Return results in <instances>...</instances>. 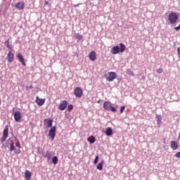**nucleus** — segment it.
<instances>
[{"label": "nucleus", "mask_w": 180, "mask_h": 180, "mask_svg": "<svg viewBox=\"0 0 180 180\" xmlns=\"http://www.w3.org/2000/svg\"><path fill=\"white\" fill-rule=\"evenodd\" d=\"M126 50V46L123 43L120 44L119 46H115L111 49V54H119L120 53H124Z\"/></svg>", "instance_id": "f257e3e1"}, {"label": "nucleus", "mask_w": 180, "mask_h": 180, "mask_svg": "<svg viewBox=\"0 0 180 180\" xmlns=\"http://www.w3.org/2000/svg\"><path fill=\"white\" fill-rule=\"evenodd\" d=\"M168 20L171 25H175V22L178 21V15L176 13H171L168 16Z\"/></svg>", "instance_id": "f03ea898"}, {"label": "nucleus", "mask_w": 180, "mask_h": 180, "mask_svg": "<svg viewBox=\"0 0 180 180\" xmlns=\"http://www.w3.org/2000/svg\"><path fill=\"white\" fill-rule=\"evenodd\" d=\"M105 110H111V112H117L116 108L112 106L110 101H105L103 106Z\"/></svg>", "instance_id": "7ed1b4c3"}, {"label": "nucleus", "mask_w": 180, "mask_h": 180, "mask_svg": "<svg viewBox=\"0 0 180 180\" xmlns=\"http://www.w3.org/2000/svg\"><path fill=\"white\" fill-rule=\"evenodd\" d=\"M8 137H9V127L6 125L3 131V136L1 138V143H5Z\"/></svg>", "instance_id": "20e7f679"}, {"label": "nucleus", "mask_w": 180, "mask_h": 180, "mask_svg": "<svg viewBox=\"0 0 180 180\" xmlns=\"http://www.w3.org/2000/svg\"><path fill=\"white\" fill-rule=\"evenodd\" d=\"M117 78V75H116V72H109L108 76L106 77L107 81L108 82H112L114 79H116Z\"/></svg>", "instance_id": "39448f33"}, {"label": "nucleus", "mask_w": 180, "mask_h": 180, "mask_svg": "<svg viewBox=\"0 0 180 180\" xmlns=\"http://www.w3.org/2000/svg\"><path fill=\"white\" fill-rule=\"evenodd\" d=\"M82 89H81V87H77L75 89L74 94L77 98H81V96H82Z\"/></svg>", "instance_id": "423d86ee"}, {"label": "nucleus", "mask_w": 180, "mask_h": 180, "mask_svg": "<svg viewBox=\"0 0 180 180\" xmlns=\"http://www.w3.org/2000/svg\"><path fill=\"white\" fill-rule=\"evenodd\" d=\"M67 106H68V102L67 101H63L59 104V110H65L67 109Z\"/></svg>", "instance_id": "0eeeda50"}, {"label": "nucleus", "mask_w": 180, "mask_h": 180, "mask_svg": "<svg viewBox=\"0 0 180 180\" xmlns=\"http://www.w3.org/2000/svg\"><path fill=\"white\" fill-rule=\"evenodd\" d=\"M54 155V153L50 150H47L45 154L44 155V158H47V161H50L51 158H53V156Z\"/></svg>", "instance_id": "6e6552de"}, {"label": "nucleus", "mask_w": 180, "mask_h": 180, "mask_svg": "<svg viewBox=\"0 0 180 180\" xmlns=\"http://www.w3.org/2000/svg\"><path fill=\"white\" fill-rule=\"evenodd\" d=\"M35 102L38 106H43L44 105V103L46 102V99H41L39 98V96L36 97Z\"/></svg>", "instance_id": "1a4fd4ad"}, {"label": "nucleus", "mask_w": 180, "mask_h": 180, "mask_svg": "<svg viewBox=\"0 0 180 180\" xmlns=\"http://www.w3.org/2000/svg\"><path fill=\"white\" fill-rule=\"evenodd\" d=\"M8 143L10 146V151H13L15 150H16V148H15V141H13V140H12V139H8Z\"/></svg>", "instance_id": "9d476101"}, {"label": "nucleus", "mask_w": 180, "mask_h": 180, "mask_svg": "<svg viewBox=\"0 0 180 180\" xmlns=\"http://www.w3.org/2000/svg\"><path fill=\"white\" fill-rule=\"evenodd\" d=\"M7 60L8 63H12L15 60V55L11 51L8 53Z\"/></svg>", "instance_id": "9b49d317"}, {"label": "nucleus", "mask_w": 180, "mask_h": 180, "mask_svg": "<svg viewBox=\"0 0 180 180\" xmlns=\"http://www.w3.org/2000/svg\"><path fill=\"white\" fill-rule=\"evenodd\" d=\"M89 58L91 61H95L96 60V52L95 51H92L89 54Z\"/></svg>", "instance_id": "f8f14e48"}, {"label": "nucleus", "mask_w": 180, "mask_h": 180, "mask_svg": "<svg viewBox=\"0 0 180 180\" xmlns=\"http://www.w3.org/2000/svg\"><path fill=\"white\" fill-rule=\"evenodd\" d=\"M49 136L51 138V140H54V137H56V127H53L50 129Z\"/></svg>", "instance_id": "ddd939ff"}, {"label": "nucleus", "mask_w": 180, "mask_h": 180, "mask_svg": "<svg viewBox=\"0 0 180 180\" xmlns=\"http://www.w3.org/2000/svg\"><path fill=\"white\" fill-rule=\"evenodd\" d=\"M15 8L19 9L20 11H23L25 9V3L22 1H20L15 4Z\"/></svg>", "instance_id": "4468645a"}, {"label": "nucleus", "mask_w": 180, "mask_h": 180, "mask_svg": "<svg viewBox=\"0 0 180 180\" xmlns=\"http://www.w3.org/2000/svg\"><path fill=\"white\" fill-rule=\"evenodd\" d=\"M14 119L15 122H20L22 119V116L20 115V112L19 111H15L14 113Z\"/></svg>", "instance_id": "2eb2a0df"}, {"label": "nucleus", "mask_w": 180, "mask_h": 180, "mask_svg": "<svg viewBox=\"0 0 180 180\" xmlns=\"http://www.w3.org/2000/svg\"><path fill=\"white\" fill-rule=\"evenodd\" d=\"M17 57H18L20 63H21V64L22 65H26V63L25 62V58H23V56H22V54L20 53H18Z\"/></svg>", "instance_id": "dca6fc26"}, {"label": "nucleus", "mask_w": 180, "mask_h": 180, "mask_svg": "<svg viewBox=\"0 0 180 180\" xmlns=\"http://www.w3.org/2000/svg\"><path fill=\"white\" fill-rule=\"evenodd\" d=\"M170 147L172 150H176L179 146L178 145V143H176L174 141H171Z\"/></svg>", "instance_id": "f3484780"}, {"label": "nucleus", "mask_w": 180, "mask_h": 180, "mask_svg": "<svg viewBox=\"0 0 180 180\" xmlns=\"http://www.w3.org/2000/svg\"><path fill=\"white\" fill-rule=\"evenodd\" d=\"M32 178V172L29 170H26L25 172V179L26 180H30Z\"/></svg>", "instance_id": "a211bd4d"}, {"label": "nucleus", "mask_w": 180, "mask_h": 180, "mask_svg": "<svg viewBox=\"0 0 180 180\" xmlns=\"http://www.w3.org/2000/svg\"><path fill=\"white\" fill-rule=\"evenodd\" d=\"M156 120H157V124L160 127V126H161L162 117L161 115H156Z\"/></svg>", "instance_id": "6ab92c4d"}, {"label": "nucleus", "mask_w": 180, "mask_h": 180, "mask_svg": "<svg viewBox=\"0 0 180 180\" xmlns=\"http://www.w3.org/2000/svg\"><path fill=\"white\" fill-rule=\"evenodd\" d=\"M44 122L46 124V126L48 127H51V126H53V120L51 119H49V120L46 119L44 120Z\"/></svg>", "instance_id": "aec40b11"}, {"label": "nucleus", "mask_w": 180, "mask_h": 180, "mask_svg": "<svg viewBox=\"0 0 180 180\" xmlns=\"http://www.w3.org/2000/svg\"><path fill=\"white\" fill-rule=\"evenodd\" d=\"M103 164H105V160H102L100 163H98L97 165V169L102 171L103 169Z\"/></svg>", "instance_id": "412c9836"}, {"label": "nucleus", "mask_w": 180, "mask_h": 180, "mask_svg": "<svg viewBox=\"0 0 180 180\" xmlns=\"http://www.w3.org/2000/svg\"><path fill=\"white\" fill-rule=\"evenodd\" d=\"M105 134L106 136H112V134H113V130L112 129V128H107L105 131Z\"/></svg>", "instance_id": "4be33fe9"}, {"label": "nucleus", "mask_w": 180, "mask_h": 180, "mask_svg": "<svg viewBox=\"0 0 180 180\" xmlns=\"http://www.w3.org/2000/svg\"><path fill=\"white\" fill-rule=\"evenodd\" d=\"M95 136H91L87 139V141L89 142L90 144H94V141H96Z\"/></svg>", "instance_id": "5701e85b"}, {"label": "nucleus", "mask_w": 180, "mask_h": 180, "mask_svg": "<svg viewBox=\"0 0 180 180\" xmlns=\"http://www.w3.org/2000/svg\"><path fill=\"white\" fill-rule=\"evenodd\" d=\"M9 40H10V39H7V40L4 42V44H6V46H7V48H8L9 50H12V49H13V46H12V44H9Z\"/></svg>", "instance_id": "b1692460"}, {"label": "nucleus", "mask_w": 180, "mask_h": 180, "mask_svg": "<svg viewBox=\"0 0 180 180\" xmlns=\"http://www.w3.org/2000/svg\"><path fill=\"white\" fill-rule=\"evenodd\" d=\"M52 162L54 164V165H57L58 163V158H57V156H54L52 159Z\"/></svg>", "instance_id": "393cba45"}, {"label": "nucleus", "mask_w": 180, "mask_h": 180, "mask_svg": "<svg viewBox=\"0 0 180 180\" xmlns=\"http://www.w3.org/2000/svg\"><path fill=\"white\" fill-rule=\"evenodd\" d=\"M127 74L128 75H130L131 77H134V72L133 71H131V70H130V69L127 70Z\"/></svg>", "instance_id": "a878e982"}, {"label": "nucleus", "mask_w": 180, "mask_h": 180, "mask_svg": "<svg viewBox=\"0 0 180 180\" xmlns=\"http://www.w3.org/2000/svg\"><path fill=\"white\" fill-rule=\"evenodd\" d=\"M75 39H77V40H82V39H83L82 35H81L80 34H78V33L75 34Z\"/></svg>", "instance_id": "bb28decb"}, {"label": "nucleus", "mask_w": 180, "mask_h": 180, "mask_svg": "<svg viewBox=\"0 0 180 180\" xmlns=\"http://www.w3.org/2000/svg\"><path fill=\"white\" fill-rule=\"evenodd\" d=\"M15 141H16V143H15L16 147H18L19 149H20V148H21V146H20V142L19 140H18V139H15Z\"/></svg>", "instance_id": "cd10ccee"}, {"label": "nucleus", "mask_w": 180, "mask_h": 180, "mask_svg": "<svg viewBox=\"0 0 180 180\" xmlns=\"http://www.w3.org/2000/svg\"><path fill=\"white\" fill-rule=\"evenodd\" d=\"M74 109V106H72V105H70L68 107V112H71V110H72Z\"/></svg>", "instance_id": "c85d7f7f"}, {"label": "nucleus", "mask_w": 180, "mask_h": 180, "mask_svg": "<svg viewBox=\"0 0 180 180\" xmlns=\"http://www.w3.org/2000/svg\"><path fill=\"white\" fill-rule=\"evenodd\" d=\"M124 109H126V107L124 105H122L120 110V113H123V112H124Z\"/></svg>", "instance_id": "c756f323"}, {"label": "nucleus", "mask_w": 180, "mask_h": 180, "mask_svg": "<svg viewBox=\"0 0 180 180\" xmlns=\"http://www.w3.org/2000/svg\"><path fill=\"white\" fill-rule=\"evenodd\" d=\"M162 71H164V70L161 68L157 70L158 74H162Z\"/></svg>", "instance_id": "7c9ffc66"}, {"label": "nucleus", "mask_w": 180, "mask_h": 180, "mask_svg": "<svg viewBox=\"0 0 180 180\" xmlns=\"http://www.w3.org/2000/svg\"><path fill=\"white\" fill-rule=\"evenodd\" d=\"M98 161H99V155H97V156L95 158L94 164H98Z\"/></svg>", "instance_id": "2f4dec72"}, {"label": "nucleus", "mask_w": 180, "mask_h": 180, "mask_svg": "<svg viewBox=\"0 0 180 180\" xmlns=\"http://www.w3.org/2000/svg\"><path fill=\"white\" fill-rule=\"evenodd\" d=\"M174 157H176V158H180V152H177L175 155Z\"/></svg>", "instance_id": "473e14b6"}, {"label": "nucleus", "mask_w": 180, "mask_h": 180, "mask_svg": "<svg viewBox=\"0 0 180 180\" xmlns=\"http://www.w3.org/2000/svg\"><path fill=\"white\" fill-rule=\"evenodd\" d=\"M177 53H178L179 58L180 60V46L177 49Z\"/></svg>", "instance_id": "72a5a7b5"}, {"label": "nucleus", "mask_w": 180, "mask_h": 180, "mask_svg": "<svg viewBox=\"0 0 180 180\" xmlns=\"http://www.w3.org/2000/svg\"><path fill=\"white\" fill-rule=\"evenodd\" d=\"M174 29L178 32L180 30V25L178 27H174Z\"/></svg>", "instance_id": "f704fd0d"}, {"label": "nucleus", "mask_w": 180, "mask_h": 180, "mask_svg": "<svg viewBox=\"0 0 180 180\" xmlns=\"http://www.w3.org/2000/svg\"><path fill=\"white\" fill-rule=\"evenodd\" d=\"M15 154H20V149L15 150Z\"/></svg>", "instance_id": "c9c22d12"}, {"label": "nucleus", "mask_w": 180, "mask_h": 180, "mask_svg": "<svg viewBox=\"0 0 180 180\" xmlns=\"http://www.w3.org/2000/svg\"><path fill=\"white\" fill-rule=\"evenodd\" d=\"M44 5H45V6H46V5H49V1H45V2H44Z\"/></svg>", "instance_id": "e433bc0d"}, {"label": "nucleus", "mask_w": 180, "mask_h": 180, "mask_svg": "<svg viewBox=\"0 0 180 180\" xmlns=\"http://www.w3.org/2000/svg\"><path fill=\"white\" fill-rule=\"evenodd\" d=\"M79 5H81V4H78L74 6L75 8H77V6H79Z\"/></svg>", "instance_id": "4c0bfd02"}, {"label": "nucleus", "mask_w": 180, "mask_h": 180, "mask_svg": "<svg viewBox=\"0 0 180 180\" xmlns=\"http://www.w3.org/2000/svg\"><path fill=\"white\" fill-rule=\"evenodd\" d=\"M30 89H33V86L32 84L30 86Z\"/></svg>", "instance_id": "58836bf2"}, {"label": "nucleus", "mask_w": 180, "mask_h": 180, "mask_svg": "<svg viewBox=\"0 0 180 180\" xmlns=\"http://www.w3.org/2000/svg\"><path fill=\"white\" fill-rule=\"evenodd\" d=\"M26 89H27V90L29 89V87H28V86H26Z\"/></svg>", "instance_id": "ea45409f"}]
</instances>
